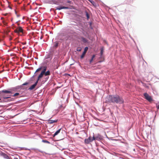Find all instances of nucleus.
<instances>
[{"mask_svg": "<svg viewBox=\"0 0 159 159\" xmlns=\"http://www.w3.org/2000/svg\"><path fill=\"white\" fill-rule=\"evenodd\" d=\"M124 102L122 98L118 95H109L106 98V102L108 103H116L122 104Z\"/></svg>", "mask_w": 159, "mask_h": 159, "instance_id": "obj_1", "label": "nucleus"}, {"mask_svg": "<svg viewBox=\"0 0 159 159\" xmlns=\"http://www.w3.org/2000/svg\"><path fill=\"white\" fill-rule=\"evenodd\" d=\"M97 139L95 137H89L88 139H86L84 140V143L86 144H89L90 142H92L94 140Z\"/></svg>", "mask_w": 159, "mask_h": 159, "instance_id": "obj_2", "label": "nucleus"}, {"mask_svg": "<svg viewBox=\"0 0 159 159\" xmlns=\"http://www.w3.org/2000/svg\"><path fill=\"white\" fill-rule=\"evenodd\" d=\"M145 98L149 102H151L152 101V99L151 97L149 96L147 93H145L144 94Z\"/></svg>", "mask_w": 159, "mask_h": 159, "instance_id": "obj_3", "label": "nucleus"}, {"mask_svg": "<svg viewBox=\"0 0 159 159\" xmlns=\"http://www.w3.org/2000/svg\"><path fill=\"white\" fill-rule=\"evenodd\" d=\"M14 32L16 33H23V30L21 27H19L17 28L15 30Z\"/></svg>", "mask_w": 159, "mask_h": 159, "instance_id": "obj_4", "label": "nucleus"}, {"mask_svg": "<svg viewBox=\"0 0 159 159\" xmlns=\"http://www.w3.org/2000/svg\"><path fill=\"white\" fill-rule=\"evenodd\" d=\"M88 48L87 47H86L85 48L84 50L83 53H82V55L81 56V59H83L84 57L88 50Z\"/></svg>", "mask_w": 159, "mask_h": 159, "instance_id": "obj_5", "label": "nucleus"}, {"mask_svg": "<svg viewBox=\"0 0 159 159\" xmlns=\"http://www.w3.org/2000/svg\"><path fill=\"white\" fill-rule=\"evenodd\" d=\"M44 75H45V76H46V77L45 78V80H47L49 78V76H48L50 75V71L48 70L47 71L45 72Z\"/></svg>", "mask_w": 159, "mask_h": 159, "instance_id": "obj_6", "label": "nucleus"}, {"mask_svg": "<svg viewBox=\"0 0 159 159\" xmlns=\"http://www.w3.org/2000/svg\"><path fill=\"white\" fill-rule=\"evenodd\" d=\"M38 82V81H36V82H35L34 84L31 85L30 87L29 88V89L30 90H33V89H34L36 85H37Z\"/></svg>", "mask_w": 159, "mask_h": 159, "instance_id": "obj_7", "label": "nucleus"}, {"mask_svg": "<svg viewBox=\"0 0 159 159\" xmlns=\"http://www.w3.org/2000/svg\"><path fill=\"white\" fill-rule=\"evenodd\" d=\"M44 75V73H43V72H41L40 74L39 75L37 81H38V82L39 80L43 77Z\"/></svg>", "mask_w": 159, "mask_h": 159, "instance_id": "obj_8", "label": "nucleus"}, {"mask_svg": "<svg viewBox=\"0 0 159 159\" xmlns=\"http://www.w3.org/2000/svg\"><path fill=\"white\" fill-rule=\"evenodd\" d=\"M19 89V88L18 87H15L12 88L10 89L11 91H12V92H16V91L17 90Z\"/></svg>", "mask_w": 159, "mask_h": 159, "instance_id": "obj_9", "label": "nucleus"}, {"mask_svg": "<svg viewBox=\"0 0 159 159\" xmlns=\"http://www.w3.org/2000/svg\"><path fill=\"white\" fill-rule=\"evenodd\" d=\"M2 93H11L13 94V93L12 92V91H11L10 90H2Z\"/></svg>", "mask_w": 159, "mask_h": 159, "instance_id": "obj_10", "label": "nucleus"}, {"mask_svg": "<svg viewBox=\"0 0 159 159\" xmlns=\"http://www.w3.org/2000/svg\"><path fill=\"white\" fill-rule=\"evenodd\" d=\"M142 83L144 87L148 89L149 88V85H151L150 84H146L142 82Z\"/></svg>", "mask_w": 159, "mask_h": 159, "instance_id": "obj_11", "label": "nucleus"}, {"mask_svg": "<svg viewBox=\"0 0 159 159\" xmlns=\"http://www.w3.org/2000/svg\"><path fill=\"white\" fill-rule=\"evenodd\" d=\"M56 8V9L58 10H60L63 9H68L69 7H65L64 6L63 7H57Z\"/></svg>", "mask_w": 159, "mask_h": 159, "instance_id": "obj_12", "label": "nucleus"}, {"mask_svg": "<svg viewBox=\"0 0 159 159\" xmlns=\"http://www.w3.org/2000/svg\"><path fill=\"white\" fill-rule=\"evenodd\" d=\"M57 120H48V122L49 124H52L54 123L57 122Z\"/></svg>", "mask_w": 159, "mask_h": 159, "instance_id": "obj_13", "label": "nucleus"}, {"mask_svg": "<svg viewBox=\"0 0 159 159\" xmlns=\"http://www.w3.org/2000/svg\"><path fill=\"white\" fill-rule=\"evenodd\" d=\"M61 130V129L60 128L58 130H57V131H56V132H55V133L53 135V137H55L56 135H57L59 133H60Z\"/></svg>", "mask_w": 159, "mask_h": 159, "instance_id": "obj_14", "label": "nucleus"}, {"mask_svg": "<svg viewBox=\"0 0 159 159\" xmlns=\"http://www.w3.org/2000/svg\"><path fill=\"white\" fill-rule=\"evenodd\" d=\"M43 70L41 71V72H43V73H45V72H46V71L47 69V67L46 66H43Z\"/></svg>", "mask_w": 159, "mask_h": 159, "instance_id": "obj_15", "label": "nucleus"}, {"mask_svg": "<svg viewBox=\"0 0 159 159\" xmlns=\"http://www.w3.org/2000/svg\"><path fill=\"white\" fill-rule=\"evenodd\" d=\"M43 69V66H42L40 67H39V68H38V69H37V70L35 71L34 74L36 73V72H37L40 71V70H41Z\"/></svg>", "mask_w": 159, "mask_h": 159, "instance_id": "obj_16", "label": "nucleus"}, {"mask_svg": "<svg viewBox=\"0 0 159 159\" xmlns=\"http://www.w3.org/2000/svg\"><path fill=\"white\" fill-rule=\"evenodd\" d=\"M58 43L57 42H55L54 43V45L53 46V47L55 48H57L58 46Z\"/></svg>", "mask_w": 159, "mask_h": 159, "instance_id": "obj_17", "label": "nucleus"}, {"mask_svg": "<svg viewBox=\"0 0 159 159\" xmlns=\"http://www.w3.org/2000/svg\"><path fill=\"white\" fill-rule=\"evenodd\" d=\"M81 40L84 43H86L87 41V40L85 38L82 37H81Z\"/></svg>", "mask_w": 159, "mask_h": 159, "instance_id": "obj_18", "label": "nucleus"}, {"mask_svg": "<svg viewBox=\"0 0 159 159\" xmlns=\"http://www.w3.org/2000/svg\"><path fill=\"white\" fill-rule=\"evenodd\" d=\"M103 51H104V48L103 47H102L101 48V52H100V54L101 56H102V54L103 52Z\"/></svg>", "mask_w": 159, "mask_h": 159, "instance_id": "obj_19", "label": "nucleus"}, {"mask_svg": "<svg viewBox=\"0 0 159 159\" xmlns=\"http://www.w3.org/2000/svg\"><path fill=\"white\" fill-rule=\"evenodd\" d=\"M3 156L4 158H6L7 159H10L9 157L6 154H3Z\"/></svg>", "mask_w": 159, "mask_h": 159, "instance_id": "obj_20", "label": "nucleus"}, {"mask_svg": "<svg viewBox=\"0 0 159 159\" xmlns=\"http://www.w3.org/2000/svg\"><path fill=\"white\" fill-rule=\"evenodd\" d=\"M2 23H3V25H6V26L7 25L8 23L7 22H6V21H5V20H2Z\"/></svg>", "mask_w": 159, "mask_h": 159, "instance_id": "obj_21", "label": "nucleus"}, {"mask_svg": "<svg viewBox=\"0 0 159 159\" xmlns=\"http://www.w3.org/2000/svg\"><path fill=\"white\" fill-rule=\"evenodd\" d=\"M95 55H93L92 56L91 59L90 61V63L91 64L93 61V58L95 57Z\"/></svg>", "mask_w": 159, "mask_h": 159, "instance_id": "obj_22", "label": "nucleus"}, {"mask_svg": "<svg viewBox=\"0 0 159 159\" xmlns=\"http://www.w3.org/2000/svg\"><path fill=\"white\" fill-rule=\"evenodd\" d=\"M85 13H86V15L87 17V19L88 20L89 18V14L88 13V12L87 11H86L85 12Z\"/></svg>", "mask_w": 159, "mask_h": 159, "instance_id": "obj_23", "label": "nucleus"}, {"mask_svg": "<svg viewBox=\"0 0 159 159\" xmlns=\"http://www.w3.org/2000/svg\"><path fill=\"white\" fill-rule=\"evenodd\" d=\"M82 48L80 47H78L77 48L76 50L77 51L80 52Z\"/></svg>", "mask_w": 159, "mask_h": 159, "instance_id": "obj_24", "label": "nucleus"}, {"mask_svg": "<svg viewBox=\"0 0 159 159\" xmlns=\"http://www.w3.org/2000/svg\"><path fill=\"white\" fill-rule=\"evenodd\" d=\"M20 95V94L19 93H15L13 95H12V96L13 97H16V96H19Z\"/></svg>", "mask_w": 159, "mask_h": 159, "instance_id": "obj_25", "label": "nucleus"}, {"mask_svg": "<svg viewBox=\"0 0 159 159\" xmlns=\"http://www.w3.org/2000/svg\"><path fill=\"white\" fill-rule=\"evenodd\" d=\"M156 107L157 108V109H159V102H158L156 104Z\"/></svg>", "mask_w": 159, "mask_h": 159, "instance_id": "obj_26", "label": "nucleus"}, {"mask_svg": "<svg viewBox=\"0 0 159 159\" xmlns=\"http://www.w3.org/2000/svg\"><path fill=\"white\" fill-rule=\"evenodd\" d=\"M65 107H63V105H61L60 106V107H59V108L60 109V108H62V110H63V109H64Z\"/></svg>", "mask_w": 159, "mask_h": 159, "instance_id": "obj_27", "label": "nucleus"}, {"mask_svg": "<svg viewBox=\"0 0 159 159\" xmlns=\"http://www.w3.org/2000/svg\"><path fill=\"white\" fill-rule=\"evenodd\" d=\"M43 141L44 142V143H50L48 141H47V140H43Z\"/></svg>", "mask_w": 159, "mask_h": 159, "instance_id": "obj_28", "label": "nucleus"}, {"mask_svg": "<svg viewBox=\"0 0 159 159\" xmlns=\"http://www.w3.org/2000/svg\"><path fill=\"white\" fill-rule=\"evenodd\" d=\"M28 84V82H25L24 84H23L22 85H27Z\"/></svg>", "mask_w": 159, "mask_h": 159, "instance_id": "obj_29", "label": "nucleus"}, {"mask_svg": "<svg viewBox=\"0 0 159 159\" xmlns=\"http://www.w3.org/2000/svg\"><path fill=\"white\" fill-rule=\"evenodd\" d=\"M10 98V97H4L3 98L4 99H7L8 98Z\"/></svg>", "mask_w": 159, "mask_h": 159, "instance_id": "obj_30", "label": "nucleus"}, {"mask_svg": "<svg viewBox=\"0 0 159 159\" xmlns=\"http://www.w3.org/2000/svg\"><path fill=\"white\" fill-rule=\"evenodd\" d=\"M2 93V91H0V95Z\"/></svg>", "mask_w": 159, "mask_h": 159, "instance_id": "obj_31", "label": "nucleus"}, {"mask_svg": "<svg viewBox=\"0 0 159 159\" xmlns=\"http://www.w3.org/2000/svg\"><path fill=\"white\" fill-rule=\"evenodd\" d=\"M3 19H4V18H3V17H2V18H1V19L2 20H3Z\"/></svg>", "mask_w": 159, "mask_h": 159, "instance_id": "obj_32", "label": "nucleus"}, {"mask_svg": "<svg viewBox=\"0 0 159 159\" xmlns=\"http://www.w3.org/2000/svg\"><path fill=\"white\" fill-rule=\"evenodd\" d=\"M14 159H17V158H14Z\"/></svg>", "mask_w": 159, "mask_h": 159, "instance_id": "obj_33", "label": "nucleus"}, {"mask_svg": "<svg viewBox=\"0 0 159 159\" xmlns=\"http://www.w3.org/2000/svg\"><path fill=\"white\" fill-rule=\"evenodd\" d=\"M1 100V99L0 98V100Z\"/></svg>", "mask_w": 159, "mask_h": 159, "instance_id": "obj_34", "label": "nucleus"}]
</instances>
